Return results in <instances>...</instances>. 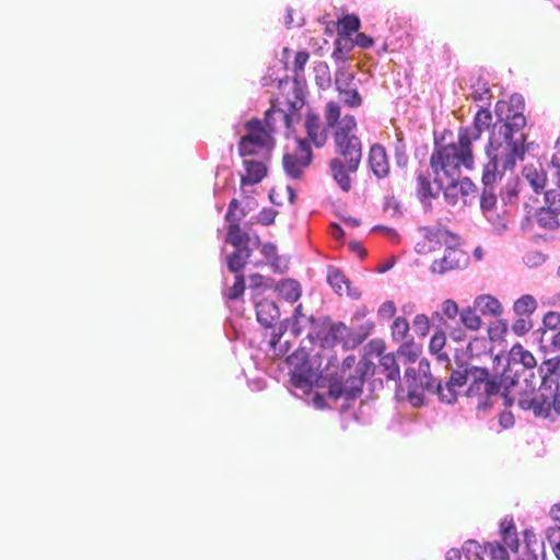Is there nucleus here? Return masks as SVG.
Listing matches in <instances>:
<instances>
[{
	"label": "nucleus",
	"instance_id": "58",
	"mask_svg": "<svg viewBox=\"0 0 560 560\" xmlns=\"http://www.w3.org/2000/svg\"><path fill=\"white\" fill-rule=\"evenodd\" d=\"M548 256L539 250H529L523 256L524 264L529 268L541 266Z\"/></svg>",
	"mask_w": 560,
	"mask_h": 560
},
{
	"label": "nucleus",
	"instance_id": "59",
	"mask_svg": "<svg viewBox=\"0 0 560 560\" xmlns=\"http://www.w3.org/2000/svg\"><path fill=\"white\" fill-rule=\"evenodd\" d=\"M546 206H539L537 210H560V190L551 189L545 192Z\"/></svg>",
	"mask_w": 560,
	"mask_h": 560
},
{
	"label": "nucleus",
	"instance_id": "42",
	"mask_svg": "<svg viewBox=\"0 0 560 560\" xmlns=\"http://www.w3.org/2000/svg\"><path fill=\"white\" fill-rule=\"evenodd\" d=\"M269 198L273 205L279 207L285 205L284 200H287L290 206H293L296 194L291 186H278L271 189Z\"/></svg>",
	"mask_w": 560,
	"mask_h": 560
},
{
	"label": "nucleus",
	"instance_id": "51",
	"mask_svg": "<svg viewBox=\"0 0 560 560\" xmlns=\"http://www.w3.org/2000/svg\"><path fill=\"white\" fill-rule=\"evenodd\" d=\"M462 551L466 560H485L483 553L487 552V550H485V546H481L475 539L466 540L463 545Z\"/></svg>",
	"mask_w": 560,
	"mask_h": 560
},
{
	"label": "nucleus",
	"instance_id": "8",
	"mask_svg": "<svg viewBox=\"0 0 560 560\" xmlns=\"http://www.w3.org/2000/svg\"><path fill=\"white\" fill-rule=\"evenodd\" d=\"M471 368L472 366L467 370H455L452 368L450 369L451 375L444 385L441 380L436 382L435 394L439 396L441 402L447 405L456 404L459 395L457 388H462L468 383L472 374Z\"/></svg>",
	"mask_w": 560,
	"mask_h": 560
},
{
	"label": "nucleus",
	"instance_id": "45",
	"mask_svg": "<svg viewBox=\"0 0 560 560\" xmlns=\"http://www.w3.org/2000/svg\"><path fill=\"white\" fill-rule=\"evenodd\" d=\"M327 283L331 287V289L337 293L341 294L342 284L346 287L350 282V280L346 277L342 270L336 266L329 265L327 267Z\"/></svg>",
	"mask_w": 560,
	"mask_h": 560
},
{
	"label": "nucleus",
	"instance_id": "32",
	"mask_svg": "<svg viewBox=\"0 0 560 560\" xmlns=\"http://www.w3.org/2000/svg\"><path fill=\"white\" fill-rule=\"evenodd\" d=\"M394 353L404 364L415 363L422 353V345L417 343L413 337H409V339L400 343Z\"/></svg>",
	"mask_w": 560,
	"mask_h": 560
},
{
	"label": "nucleus",
	"instance_id": "34",
	"mask_svg": "<svg viewBox=\"0 0 560 560\" xmlns=\"http://www.w3.org/2000/svg\"><path fill=\"white\" fill-rule=\"evenodd\" d=\"M278 120L282 121L287 128H290L292 125V115L275 106L270 107L265 112V118L262 120V124L266 129L272 130V135L276 132L278 128Z\"/></svg>",
	"mask_w": 560,
	"mask_h": 560
},
{
	"label": "nucleus",
	"instance_id": "30",
	"mask_svg": "<svg viewBox=\"0 0 560 560\" xmlns=\"http://www.w3.org/2000/svg\"><path fill=\"white\" fill-rule=\"evenodd\" d=\"M245 174L242 175V185H254L267 175V166L264 162L245 160Z\"/></svg>",
	"mask_w": 560,
	"mask_h": 560
},
{
	"label": "nucleus",
	"instance_id": "7",
	"mask_svg": "<svg viewBox=\"0 0 560 560\" xmlns=\"http://www.w3.org/2000/svg\"><path fill=\"white\" fill-rule=\"evenodd\" d=\"M458 238L450 240L445 245L444 255L440 259L433 260L430 270L432 273L444 275L445 272L454 269H464L469 264V256L462 250Z\"/></svg>",
	"mask_w": 560,
	"mask_h": 560
},
{
	"label": "nucleus",
	"instance_id": "36",
	"mask_svg": "<svg viewBox=\"0 0 560 560\" xmlns=\"http://www.w3.org/2000/svg\"><path fill=\"white\" fill-rule=\"evenodd\" d=\"M417 196L424 207H431L432 200L439 197V192L432 190L429 177L422 173L417 176Z\"/></svg>",
	"mask_w": 560,
	"mask_h": 560
},
{
	"label": "nucleus",
	"instance_id": "28",
	"mask_svg": "<svg viewBox=\"0 0 560 560\" xmlns=\"http://www.w3.org/2000/svg\"><path fill=\"white\" fill-rule=\"evenodd\" d=\"M499 534L503 542L514 553L518 552L520 539L513 517L505 516L499 524Z\"/></svg>",
	"mask_w": 560,
	"mask_h": 560
},
{
	"label": "nucleus",
	"instance_id": "54",
	"mask_svg": "<svg viewBox=\"0 0 560 560\" xmlns=\"http://www.w3.org/2000/svg\"><path fill=\"white\" fill-rule=\"evenodd\" d=\"M471 97L476 102H489L491 98V91L488 83L482 80H477L471 86Z\"/></svg>",
	"mask_w": 560,
	"mask_h": 560
},
{
	"label": "nucleus",
	"instance_id": "6",
	"mask_svg": "<svg viewBox=\"0 0 560 560\" xmlns=\"http://www.w3.org/2000/svg\"><path fill=\"white\" fill-rule=\"evenodd\" d=\"M444 198L452 207H470L478 198V188L468 177L444 180Z\"/></svg>",
	"mask_w": 560,
	"mask_h": 560
},
{
	"label": "nucleus",
	"instance_id": "16",
	"mask_svg": "<svg viewBox=\"0 0 560 560\" xmlns=\"http://www.w3.org/2000/svg\"><path fill=\"white\" fill-rule=\"evenodd\" d=\"M492 124V114L488 108H480L474 119L471 127L460 128L458 135L463 138L468 139V142L472 144L477 141L485 130H488Z\"/></svg>",
	"mask_w": 560,
	"mask_h": 560
},
{
	"label": "nucleus",
	"instance_id": "13",
	"mask_svg": "<svg viewBox=\"0 0 560 560\" xmlns=\"http://www.w3.org/2000/svg\"><path fill=\"white\" fill-rule=\"evenodd\" d=\"M553 388L555 387H552L551 389H541L539 386L537 388V392L533 394V397H520L517 405L524 411L532 410L536 418L549 419L550 402Z\"/></svg>",
	"mask_w": 560,
	"mask_h": 560
},
{
	"label": "nucleus",
	"instance_id": "39",
	"mask_svg": "<svg viewBox=\"0 0 560 560\" xmlns=\"http://www.w3.org/2000/svg\"><path fill=\"white\" fill-rule=\"evenodd\" d=\"M509 331V323L506 319L500 318L493 322L488 327V340L490 343H498L499 346L505 347L508 341L505 336Z\"/></svg>",
	"mask_w": 560,
	"mask_h": 560
},
{
	"label": "nucleus",
	"instance_id": "55",
	"mask_svg": "<svg viewBox=\"0 0 560 560\" xmlns=\"http://www.w3.org/2000/svg\"><path fill=\"white\" fill-rule=\"evenodd\" d=\"M412 328L416 335L423 339L431 329V319L425 314H418L412 320Z\"/></svg>",
	"mask_w": 560,
	"mask_h": 560
},
{
	"label": "nucleus",
	"instance_id": "38",
	"mask_svg": "<svg viewBox=\"0 0 560 560\" xmlns=\"http://www.w3.org/2000/svg\"><path fill=\"white\" fill-rule=\"evenodd\" d=\"M380 365L383 370V374L388 381L400 382V368L398 359L394 352L382 355Z\"/></svg>",
	"mask_w": 560,
	"mask_h": 560
},
{
	"label": "nucleus",
	"instance_id": "31",
	"mask_svg": "<svg viewBox=\"0 0 560 560\" xmlns=\"http://www.w3.org/2000/svg\"><path fill=\"white\" fill-rule=\"evenodd\" d=\"M522 174L533 187L535 195H538L544 190L547 183V176L541 165L527 164L524 166Z\"/></svg>",
	"mask_w": 560,
	"mask_h": 560
},
{
	"label": "nucleus",
	"instance_id": "35",
	"mask_svg": "<svg viewBox=\"0 0 560 560\" xmlns=\"http://www.w3.org/2000/svg\"><path fill=\"white\" fill-rule=\"evenodd\" d=\"M466 353L474 355L475 360H478L482 355H492L493 346L490 345L487 337L475 336L468 341Z\"/></svg>",
	"mask_w": 560,
	"mask_h": 560
},
{
	"label": "nucleus",
	"instance_id": "18",
	"mask_svg": "<svg viewBox=\"0 0 560 560\" xmlns=\"http://www.w3.org/2000/svg\"><path fill=\"white\" fill-rule=\"evenodd\" d=\"M256 319L265 328H271L280 319V308L275 301L262 299L255 303Z\"/></svg>",
	"mask_w": 560,
	"mask_h": 560
},
{
	"label": "nucleus",
	"instance_id": "12",
	"mask_svg": "<svg viewBox=\"0 0 560 560\" xmlns=\"http://www.w3.org/2000/svg\"><path fill=\"white\" fill-rule=\"evenodd\" d=\"M296 144L294 153H287L282 158L283 168L292 178H300L313 160L311 147H306L304 141H296Z\"/></svg>",
	"mask_w": 560,
	"mask_h": 560
},
{
	"label": "nucleus",
	"instance_id": "40",
	"mask_svg": "<svg viewBox=\"0 0 560 560\" xmlns=\"http://www.w3.org/2000/svg\"><path fill=\"white\" fill-rule=\"evenodd\" d=\"M482 217L492 225L493 231L501 235L512 222V212H481Z\"/></svg>",
	"mask_w": 560,
	"mask_h": 560
},
{
	"label": "nucleus",
	"instance_id": "11",
	"mask_svg": "<svg viewBox=\"0 0 560 560\" xmlns=\"http://www.w3.org/2000/svg\"><path fill=\"white\" fill-rule=\"evenodd\" d=\"M293 369L290 370V382L295 388H313L322 385L324 373L317 372L310 360L295 362Z\"/></svg>",
	"mask_w": 560,
	"mask_h": 560
},
{
	"label": "nucleus",
	"instance_id": "41",
	"mask_svg": "<svg viewBox=\"0 0 560 560\" xmlns=\"http://www.w3.org/2000/svg\"><path fill=\"white\" fill-rule=\"evenodd\" d=\"M477 307L467 306L459 313V322L465 329L478 331L482 327V319L476 313Z\"/></svg>",
	"mask_w": 560,
	"mask_h": 560
},
{
	"label": "nucleus",
	"instance_id": "23",
	"mask_svg": "<svg viewBox=\"0 0 560 560\" xmlns=\"http://www.w3.org/2000/svg\"><path fill=\"white\" fill-rule=\"evenodd\" d=\"M348 326L342 322H335L330 317L329 324L325 328V332L319 342V347L323 350L332 349L337 345H340L343 339V334H347Z\"/></svg>",
	"mask_w": 560,
	"mask_h": 560
},
{
	"label": "nucleus",
	"instance_id": "57",
	"mask_svg": "<svg viewBox=\"0 0 560 560\" xmlns=\"http://www.w3.org/2000/svg\"><path fill=\"white\" fill-rule=\"evenodd\" d=\"M343 339L341 341L342 348L347 351L354 350L361 343H363V339L360 335L357 334L354 328L348 326L347 334H343Z\"/></svg>",
	"mask_w": 560,
	"mask_h": 560
},
{
	"label": "nucleus",
	"instance_id": "50",
	"mask_svg": "<svg viewBox=\"0 0 560 560\" xmlns=\"http://www.w3.org/2000/svg\"><path fill=\"white\" fill-rule=\"evenodd\" d=\"M518 196V178L511 177L500 197L504 207L513 206Z\"/></svg>",
	"mask_w": 560,
	"mask_h": 560
},
{
	"label": "nucleus",
	"instance_id": "52",
	"mask_svg": "<svg viewBox=\"0 0 560 560\" xmlns=\"http://www.w3.org/2000/svg\"><path fill=\"white\" fill-rule=\"evenodd\" d=\"M447 335L442 327H435L429 342L430 354L439 353L443 351L446 346Z\"/></svg>",
	"mask_w": 560,
	"mask_h": 560
},
{
	"label": "nucleus",
	"instance_id": "48",
	"mask_svg": "<svg viewBox=\"0 0 560 560\" xmlns=\"http://www.w3.org/2000/svg\"><path fill=\"white\" fill-rule=\"evenodd\" d=\"M390 328L394 341L404 342L409 339L410 324L405 317H396Z\"/></svg>",
	"mask_w": 560,
	"mask_h": 560
},
{
	"label": "nucleus",
	"instance_id": "43",
	"mask_svg": "<svg viewBox=\"0 0 560 560\" xmlns=\"http://www.w3.org/2000/svg\"><path fill=\"white\" fill-rule=\"evenodd\" d=\"M361 22L355 14H346L338 21V36L348 39L351 33H358Z\"/></svg>",
	"mask_w": 560,
	"mask_h": 560
},
{
	"label": "nucleus",
	"instance_id": "60",
	"mask_svg": "<svg viewBox=\"0 0 560 560\" xmlns=\"http://www.w3.org/2000/svg\"><path fill=\"white\" fill-rule=\"evenodd\" d=\"M523 537H524V542H525V549H530L533 547H540L541 558H542V560H546L544 542L542 541L539 542L537 540L534 530L530 528L524 529Z\"/></svg>",
	"mask_w": 560,
	"mask_h": 560
},
{
	"label": "nucleus",
	"instance_id": "9",
	"mask_svg": "<svg viewBox=\"0 0 560 560\" xmlns=\"http://www.w3.org/2000/svg\"><path fill=\"white\" fill-rule=\"evenodd\" d=\"M304 129L306 137L296 141H304L306 147L313 144L315 148H323L326 145L330 127L326 121H322L317 113L307 110L304 117Z\"/></svg>",
	"mask_w": 560,
	"mask_h": 560
},
{
	"label": "nucleus",
	"instance_id": "46",
	"mask_svg": "<svg viewBox=\"0 0 560 560\" xmlns=\"http://www.w3.org/2000/svg\"><path fill=\"white\" fill-rule=\"evenodd\" d=\"M537 308V301L530 294H524L518 298L513 305V311L517 316L529 317Z\"/></svg>",
	"mask_w": 560,
	"mask_h": 560
},
{
	"label": "nucleus",
	"instance_id": "26",
	"mask_svg": "<svg viewBox=\"0 0 560 560\" xmlns=\"http://www.w3.org/2000/svg\"><path fill=\"white\" fill-rule=\"evenodd\" d=\"M277 294L289 303H295L302 295V287L300 282L293 278L281 279L273 284Z\"/></svg>",
	"mask_w": 560,
	"mask_h": 560
},
{
	"label": "nucleus",
	"instance_id": "64",
	"mask_svg": "<svg viewBox=\"0 0 560 560\" xmlns=\"http://www.w3.org/2000/svg\"><path fill=\"white\" fill-rule=\"evenodd\" d=\"M310 59V54L305 50L299 51L295 55L294 61H293V73L295 78H299L304 72V67Z\"/></svg>",
	"mask_w": 560,
	"mask_h": 560
},
{
	"label": "nucleus",
	"instance_id": "62",
	"mask_svg": "<svg viewBox=\"0 0 560 560\" xmlns=\"http://www.w3.org/2000/svg\"><path fill=\"white\" fill-rule=\"evenodd\" d=\"M254 246H260V252L262 256L267 259L268 264H270V260H272L275 256L278 254V248L276 244L271 242L261 244L258 236H256L255 238Z\"/></svg>",
	"mask_w": 560,
	"mask_h": 560
},
{
	"label": "nucleus",
	"instance_id": "27",
	"mask_svg": "<svg viewBox=\"0 0 560 560\" xmlns=\"http://www.w3.org/2000/svg\"><path fill=\"white\" fill-rule=\"evenodd\" d=\"M330 322L329 315H310L307 317V325L310 327V331L306 336V340L308 341L311 348L319 345L322 337L325 332V328L327 324Z\"/></svg>",
	"mask_w": 560,
	"mask_h": 560
},
{
	"label": "nucleus",
	"instance_id": "22",
	"mask_svg": "<svg viewBox=\"0 0 560 560\" xmlns=\"http://www.w3.org/2000/svg\"><path fill=\"white\" fill-rule=\"evenodd\" d=\"M369 164L376 177L384 178L388 175L389 163L383 145L375 143L370 148Z\"/></svg>",
	"mask_w": 560,
	"mask_h": 560
},
{
	"label": "nucleus",
	"instance_id": "15",
	"mask_svg": "<svg viewBox=\"0 0 560 560\" xmlns=\"http://www.w3.org/2000/svg\"><path fill=\"white\" fill-rule=\"evenodd\" d=\"M537 371L540 376L541 389L560 387V354L545 359Z\"/></svg>",
	"mask_w": 560,
	"mask_h": 560
},
{
	"label": "nucleus",
	"instance_id": "33",
	"mask_svg": "<svg viewBox=\"0 0 560 560\" xmlns=\"http://www.w3.org/2000/svg\"><path fill=\"white\" fill-rule=\"evenodd\" d=\"M472 374L470 377H472V381L466 388L464 395L468 398L478 396V399L480 398V395H482L481 388L485 386V382L489 377V369L486 366H475L471 368Z\"/></svg>",
	"mask_w": 560,
	"mask_h": 560
},
{
	"label": "nucleus",
	"instance_id": "29",
	"mask_svg": "<svg viewBox=\"0 0 560 560\" xmlns=\"http://www.w3.org/2000/svg\"><path fill=\"white\" fill-rule=\"evenodd\" d=\"M253 248H234V250L226 255L225 265L230 272L243 273L248 259L250 258Z\"/></svg>",
	"mask_w": 560,
	"mask_h": 560
},
{
	"label": "nucleus",
	"instance_id": "56",
	"mask_svg": "<svg viewBox=\"0 0 560 560\" xmlns=\"http://www.w3.org/2000/svg\"><path fill=\"white\" fill-rule=\"evenodd\" d=\"M375 371V364L369 360L366 357H363L355 366V373L358 376H349L348 378H359L362 380V386L368 376L372 375Z\"/></svg>",
	"mask_w": 560,
	"mask_h": 560
},
{
	"label": "nucleus",
	"instance_id": "5",
	"mask_svg": "<svg viewBox=\"0 0 560 560\" xmlns=\"http://www.w3.org/2000/svg\"><path fill=\"white\" fill-rule=\"evenodd\" d=\"M246 135L238 143V151L242 156L255 155L259 150L270 151L275 147L272 130L264 127L262 120L253 118L245 124Z\"/></svg>",
	"mask_w": 560,
	"mask_h": 560
},
{
	"label": "nucleus",
	"instance_id": "20",
	"mask_svg": "<svg viewBox=\"0 0 560 560\" xmlns=\"http://www.w3.org/2000/svg\"><path fill=\"white\" fill-rule=\"evenodd\" d=\"M509 170H503L501 165L497 166V170L493 174L492 180H487L486 178V172H487V164L483 166L482 171V184H483V190L480 196V207L481 210H492L497 205V195L494 192L493 184L497 182L498 178H501L505 172Z\"/></svg>",
	"mask_w": 560,
	"mask_h": 560
},
{
	"label": "nucleus",
	"instance_id": "4",
	"mask_svg": "<svg viewBox=\"0 0 560 560\" xmlns=\"http://www.w3.org/2000/svg\"><path fill=\"white\" fill-rule=\"evenodd\" d=\"M320 384L317 387L327 388L326 395L330 401L337 402L339 399H343V404L340 406L341 413L347 412L362 394V380L348 378L343 381V376L339 375L338 372L324 374Z\"/></svg>",
	"mask_w": 560,
	"mask_h": 560
},
{
	"label": "nucleus",
	"instance_id": "10",
	"mask_svg": "<svg viewBox=\"0 0 560 560\" xmlns=\"http://www.w3.org/2000/svg\"><path fill=\"white\" fill-rule=\"evenodd\" d=\"M247 213L248 212H225V244H230L234 248H250L249 233L241 228V221Z\"/></svg>",
	"mask_w": 560,
	"mask_h": 560
},
{
	"label": "nucleus",
	"instance_id": "49",
	"mask_svg": "<svg viewBox=\"0 0 560 560\" xmlns=\"http://www.w3.org/2000/svg\"><path fill=\"white\" fill-rule=\"evenodd\" d=\"M523 371H514L512 366L505 363L501 373H497L498 376L503 378V390L512 392L520 383Z\"/></svg>",
	"mask_w": 560,
	"mask_h": 560
},
{
	"label": "nucleus",
	"instance_id": "3",
	"mask_svg": "<svg viewBox=\"0 0 560 560\" xmlns=\"http://www.w3.org/2000/svg\"><path fill=\"white\" fill-rule=\"evenodd\" d=\"M430 165L434 174V182L443 186L444 180H455L462 175V167L474 170L475 158L472 144L468 139L458 135L457 142L440 145L434 149Z\"/></svg>",
	"mask_w": 560,
	"mask_h": 560
},
{
	"label": "nucleus",
	"instance_id": "24",
	"mask_svg": "<svg viewBox=\"0 0 560 560\" xmlns=\"http://www.w3.org/2000/svg\"><path fill=\"white\" fill-rule=\"evenodd\" d=\"M329 170L334 180L343 191L351 189L350 174L355 173L359 168L350 170L349 164L340 159H331L329 161Z\"/></svg>",
	"mask_w": 560,
	"mask_h": 560
},
{
	"label": "nucleus",
	"instance_id": "19",
	"mask_svg": "<svg viewBox=\"0 0 560 560\" xmlns=\"http://www.w3.org/2000/svg\"><path fill=\"white\" fill-rule=\"evenodd\" d=\"M559 213L560 212H527L521 222V229L527 232L533 229L534 223H537L541 229L555 230L560 225L558 219Z\"/></svg>",
	"mask_w": 560,
	"mask_h": 560
},
{
	"label": "nucleus",
	"instance_id": "14",
	"mask_svg": "<svg viewBox=\"0 0 560 560\" xmlns=\"http://www.w3.org/2000/svg\"><path fill=\"white\" fill-rule=\"evenodd\" d=\"M353 75L347 72H338L335 78V88L341 96L342 103L350 108H358L362 105V97L352 86Z\"/></svg>",
	"mask_w": 560,
	"mask_h": 560
},
{
	"label": "nucleus",
	"instance_id": "53",
	"mask_svg": "<svg viewBox=\"0 0 560 560\" xmlns=\"http://www.w3.org/2000/svg\"><path fill=\"white\" fill-rule=\"evenodd\" d=\"M485 550H487L491 560H511L508 549L500 541L494 540L485 544Z\"/></svg>",
	"mask_w": 560,
	"mask_h": 560
},
{
	"label": "nucleus",
	"instance_id": "21",
	"mask_svg": "<svg viewBox=\"0 0 560 560\" xmlns=\"http://www.w3.org/2000/svg\"><path fill=\"white\" fill-rule=\"evenodd\" d=\"M505 363L511 366L522 364L524 370H534L537 366V360L533 353L526 350L520 342H515L506 353Z\"/></svg>",
	"mask_w": 560,
	"mask_h": 560
},
{
	"label": "nucleus",
	"instance_id": "25",
	"mask_svg": "<svg viewBox=\"0 0 560 560\" xmlns=\"http://www.w3.org/2000/svg\"><path fill=\"white\" fill-rule=\"evenodd\" d=\"M419 231L422 232L427 243L433 247V252L439 249L442 245H446L451 238H453V241L458 238L457 234L445 228L420 226Z\"/></svg>",
	"mask_w": 560,
	"mask_h": 560
},
{
	"label": "nucleus",
	"instance_id": "37",
	"mask_svg": "<svg viewBox=\"0 0 560 560\" xmlns=\"http://www.w3.org/2000/svg\"><path fill=\"white\" fill-rule=\"evenodd\" d=\"M475 307L479 310L481 315L499 316L502 314V305L500 301L491 295H479L475 300Z\"/></svg>",
	"mask_w": 560,
	"mask_h": 560
},
{
	"label": "nucleus",
	"instance_id": "61",
	"mask_svg": "<svg viewBox=\"0 0 560 560\" xmlns=\"http://www.w3.org/2000/svg\"><path fill=\"white\" fill-rule=\"evenodd\" d=\"M542 328L546 331L560 329V313L556 311L547 312L542 317Z\"/></svg>",
	"mask_w": 560,
	"mask_h": 560
},
{
	"label": "nucleus",
	"instance_id": "44",
	"mask_svg": "<svg viewBox=\"0 0 560 560\" xmlns=\"http://www.w3.org/2000/svg\"><path fill=\"white\" fill-rule=\"evenodd\" d=\"M246 289V279L244 273H236L233 285L223 290L225 302H236L243 299Z\"/></svg>",
	"mask_w": 560,
	"mask_h": 560
},
{
	"label": "nucleus",
	"instance_id": "1",
	"mask_svg": "<svg viewBox=\"0 0 560 560\" xmlns=\"http://www.w3.org/2000/svg\"><path fill=\"white\" fill-rule=\"evenodd\" d=\"M523 108L524 104L518 98L511 97L504 122L498 127L497 132L489 140L487 149L489 162L486 172L488 182L493 179L498 165L503 170H514L516 161L524 158L526 118Z\"/></svg>",
	"mask_w": 560,
	"mask_h": 560
},
{
	"label": "nucleus",
	"instance_id": "2",
	"mask_svg": "<svg viewBox=\"0 0 560 560\" xmlns=\"http://www.w3.org/2000/svg\"><path fill=\"white\" fill-rule=\"evenodd\" d=\"M324 121L331 131L332 143L337 156L349 164L350 170L359 168L362 159V142L357 135L358 122L353 115L341 116L340 103L328 101L323 108Z\"/></svg>",
	"mask_w": 560,
	"mask_h": 560
},
{
	"label": "nucleus",
	"instance_id": "63",
	"mask_svg": "<svg viewBox=\"0 0 560 560\" xmlns=\"http://www.w3.org/2000/svg\"><path fill=\"white\" fill-rule=\"evenodd\" d=\"M385 348V342L382 339H372L364 346V357L376 355L382 358Z\"/></svg>",
	"mask_w": 560,
	"mask_h": 560
},
{
	"label": "nucleus",
	"instance_id": "47",
	"mask_svg": "<svg viewBox=\"0 0 560 560\" xmlns=\"http://www.w3.org/2000/svg\"><path fill=\"white\" fill-rule=\"evenodd\" d=\"M275 279L265 277L260 273H253L249 276V288L254 292V299L261 294L264 291L273 288Z\"/></svg>",
	"mask_w": 560,
	"mask_h": 560
},
{
	"label": "nucleus",
	"instance_id": "17",
	"mask_svg": "<svg viewBox=\"0 0 560 560\" xmlns=\"http://www.w3.org/2000/svg\"><path fill=\"white\" fill-rule=\"evenodd\" d=\"M503 390V378L498 376L497 373L492 374L489 371V377L485 382L482 395L478 399L477 409L487 412L493 407V397H497Z\"/></svg>",
	"mask_w": 560,
	"mask_h": 560
}]
</instances>
